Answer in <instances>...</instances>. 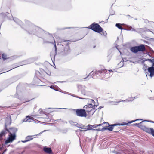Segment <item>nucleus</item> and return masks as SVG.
Instances as JSON below:
<instances>
[{"instance_id": "473e14b6", "label": "nucleus", "mask_w": 154, "mask_h": 154, "mask_svg": "<svg viewBox=\"0 0 154 154\" xmlns=\"http://www.w3.org/2000/svg\"><path fill=\"white\" fill-rule=\"evenodd\" d=\"M79 128L81 129H85V126L82 124L80 125Z\"/></svg>"}, {"instance_id": "9d476101", "label": "nucleus", "mask_w": 154, "mask_h": 154, "mask_svg": "<svg viewBox=\"0 0 154 154\" xmlns=\"http://www.w3.org/2000/svg\"><path fill=\"white\" fill-rule=\"evenodd\" d=\"M16 135L12 134H9L8 136L5 141V143L7 144L8 143H12L16 138Z\"/></svg>"}, {"instance_id": "cd10ccee", "label": "nucleus", "mask_w": 154, "mask_h": 154, "mask_svg": "<svg viewBox=\"0 0 154 154\" xmlns=\"http://www.w3.org/2000/svg\"><path fill=\"white\" fill-rule=\"evenodd\" d=\"M138 29L139 30V31L141 32H143L144 31H150L149 29H147L146 28H141Z\"/></svg>"}, {"instance_id": "a878e982", "label": "nucleus", "mask_w": 154, "mask_h": 154, "mask_svg": "<svg viewBox=\"0 0 154 154\" xmlns=\"http://www.w3.org/2000/svg\"><path fill=\"white\" fill-rule=\"evenodd\" d=\"M80 87L82 88V89L81 90V93L84 95H85L86 94V91L85 90V86H80Z\"/></svg>"}, {"instance_id": "c03bdc74", "label": "nucleus", "mask_w": 154, "mask_h": 154, "mask_svg": "<svg viewBox=\"0 0 154 154\" xmlns=\"http://www.w3.org/2000/svg\"><path fill=\"white\" fill-rule=\"evenodd\" d=\"M152 51L154 53V51L152 49ZM148 54L149 56L150 57L153 58V59H154V56H152L150 55L149 53H148V54Z\"/></svg>"}, {"instance_id": "ddd939ff", "label": "nucleus", "mask_w": 154, "mask_h": 154, "mask_svg": "<svg viewBox=\"0 0 154 154\" xmlns=\"http://www.w3.org/2000/svg\"><path fill=\"white\" fill-rule=\"evenodd\" d=\"M11 123V116H7L5 119V128L7 127V126L10 125Z\"/></svg>"}, {"instance_id": "bf43d9fd", "label": "nucleus", "mask_w": 154, "mask_h": 154, "mask_svg": "<svg viewBox=\"0 0 154 154\" xmlns=\"http://www.w3.org/2000/svg\"><path fill=\"white\" fill-rule=\"evenodd\" d=\"M105 123H102V124H97V125H98V126H100L101 125H103L104 124H105Z\"/></svg>"}, {"instance_id": "58836bf2", "label": "nucleus", "mask_w": 154, "mask_h": 154, "mask_svg": "<svg viewBox=\"0 0 154 154\" xmlns=\"http://www.w3.org/2000/svg\"><path fill=\"white\" fill-rule=\"evenodd\" d=\"M144 121L147 122H151V123H154V121H151V120H144V121H143V122Z\"/></svg>"}, {"instance_id": "774afa93", "label": "nucleus", "mask_w": 154, "mask_h": 154, "mask_svg": "<svg viewBox=\"0 0 154 154\" xmlns=\"http://www.w3.org/2000/svg\"><path fill=\"white\" fill-rule=\"evenodd\" d=\"M95 47H96V46H95V45H94V46L93 47V48H95Z\"/></svg>"}, {"instance_id": "4be33fe9", "label": "nucleus", "mask_w": 154, "mask_h": 154, "mask_svg": "<svg viewBox=\"0 0 154 154\" xmlns=\"http://www.w3.org/2000/svg\"><path fill=\"white\" fill-rule=\"evenodd\" d=\"M92 125L88 124L87 125V126H86L85 129L86 130H79L81 132L82 131H86L87 130H93L92 129L93 128Z\"/></svg>"}, {"instance_id": "4d7b16f0", "label": "nucleus", "mask_w": 154, "mask_h": 154, "mask_svg": "<svg viewBox=\"0 0 154 154\" xmlns=\"http://www.w3.org/2000/svg\"><path fill=\"white\" fill-rule=\"evenodd\" d=\"M21 142L23 143H25L26 142L28 141H27V140H26H26H22Z\"/></svg>"}, {"instance_id": "412c9836", "label": "nucleus", "mask_w": 154, "mask_h": 154, "mask_svg": "<svg viewBox=\"0 0 154 154\" xmlns=\"http://www.w3.org/2000/svg\"><path fill=\"white\" fill-rule=\"evenodd\" d=\"M113 152L115 154H130L131 153L130 152V151L126 150H125L123 151L122 153L118 152L117 151H113Z\"/></svg>"}, {"instance_id": "e433bc0d", "label": "nucleus", "mask_w": 154, "mask_h": 154, "mask_svg": "<svg viewBox=\"0 0 154 154\" xmlns=\"http://www.w3.org/2000/svg\"><path fill=\"white\" fill-rule=\"evenodd\" d=\"M101 32H102V34H101L102 35L104 36H106V35H107V33L106 32V31H104L103 32V31Z\"/></svg>"}, {"instance_id": "f704fd0d", "label": "nucleus", "mask_w": 154, "mask_h": 154, "mask_svg": "<svg viewBox=\"0 0 154 154\" xmlns=\"http://www.w3.org/2000/svg\"><path fill=\"white\" fill-rule=\"evenodd\" d=\"M8 14H9V13L7 12L2 13V14L3 15V17L5 18H6V17H8V16L7 15Z\"/></svg>"}, {"instance_id": "3c124183", "label": "nucleus", "mask_w": 154, "mask_h": 154, "mask_svg": "<svg viewBox=\"0 0 154 154\" xmlns=\"http://www.w3.org/2000/svg\"><path fill=\"white\" fill-rule=\"evenodd\" d=\"M45 112L44 111H41L39 113L41 114H45Z\"/></svg>"}, {"instance_id": "2f4dec72", "label": "nucleus", "mask_w": 154, "mask_h": 154, "mask_svg": "<svg viewBox=\"0 0 154 154\" xmlns=\"http://www.w3.org/2000/svg\"><path fill=\"white\" fill-rule=\"evenodd\" d=\"M18 88H19V86H18H18H17V87H16V89H17V91H16V94L15 95V96L14 97H15L19 98V96H18V92H17V89Z\"/></svg>"}, {"instance_id": "393cba45", "label": "nucleus", "mask_w": 154, "mask_h": 154, "mask_svg": "<svg viewBox=\"0 0 154 154\" xmlns=\"http://www.w3.org/2000/svg\"><path fill=\"white\" fill-rule=\"evenodd\" d=\"M50 38H51L52 39L54 40V49H55V54L54 56V58L55 56L57 54V46L56 45V44L55 43V41L54 40V38L51 35V36H50Z\"/></svg>"}, {"instance_id": "49530a36", "label": "nucleus", "mask_w": 154, "mask_h": 154, "mask_svg": "<svg viewBox=\"0 0 154 154\" xmlns=\"http://www.w3.org/2000/svg\"><path fill=\"white\" fill-rule=\"evenodd\" d=\"M116 130H117V131H113L116 133H117L119 131V127H118L117 129H116Z\"/></svg>"}, {"instance_id": "864d4df0", "label": "nucleus", "mask_w": 154, "mask_h": 154, "mask_svg": "<svg viewBox=\"0 0 154 154\" xmlns=\"http://www.w3.org/2000/svg\"><path fill=\"white\" fill-rule=\"evenodd\" d=\"M68 131L67 129H66L65 130H64L62 132L63 133H66Z\"/></svg>"}, {"instance_id": "052dcab7", "label": "nucleus", "mask_w": 154, "mask_h": 154, "mask_svg": "<svg viewBox=\"0 0 154 154\" xmlns=\"http://www.w3.org/2000/svg\"><path fill=\"white\" fill-rule=\"evenodd\" d=\"M103 106H100L98 108V109H99V110H100V109H101L102 108H103Z\"/></svg>"}, {"instance_id": "9b49d317", "label": "nucleus", "mask_w": 154, "mask_h": 154, "mask_svg": "<svg viewBox=\"0 0 154 154\" xmlns=\"http://www.w3.org/2000/svg\"><path fill=\"white\" fill-rule=\"evenodd\" d=\"M137 97H130L128 98V99H126V100H122V101H119V100H116V101H111L110 103H111V104L112 105H117L118 104V103H119L121 102H126V101H132L134 100V99L137 98Z\"/></svg>"}, {"instance_id": "e2e57ef3", "label": "nucleus", "mask_w": 154, "mask_h": 154, "mask_svg": "<svg viewBox=\"0 0 154 154\" xmlns=\"http://www.w3.org/2000/svg\"><path fill=\"white\" fill-rule=\"evenodd\" d=\"M46 131H46V130H44L43 131L41 132H40L39 134H42L43 132H44Z\"/></svg>"}, {"instance_id": "dca6fc26", "label": "nucleus", "mask_w": 154, "mask_h": 154, "mask_svg": "<svg viewBox=\"0 0 154 154\" xmlns=\"http://www.w3.org/2000/svg\"><path fill=\"white\" fill-rule=\"evenodd\" d=\"M43 150L44 152L47 154H53V152L50 147H48L47 146H44L43 148Z\"/></svg>"}, {"instance_id": "20e7f679", "label": "nucleus", "mask_w": 154, "mask_h": 154, "mask_svg": "<svg viewBox=\"0 0 154 154\" xmlns=\"http://www.w3.org/2000/svg\"><path fill=\"white\" fill-rule=\"evenodd\" d=\"M145 49V45L143 44L132 47L130 49L131 51L135 54L137 53L138 52H144Z\"/></svg>"}, {"instance_id": "de8ad7c7", "label": "nucleus", "mask_w": 154, "mask_h": 154, "mask_svg": "<svg viewBox=\"0 0 154 154\" xmlns=\"http://www.w3.org/2000/svg\"><path fill=\"white\" fill-rule=\"evenodd\" d=\"M129 30H131V31H134V32H138L135 29H134V28H132V27H131V29H128Z\"/></svg>"}, {"instance_id": "7c9ffc66", "label": "nucleus", "mask_w": 154, "mask_h": 154, "mask_svg": "<svg viewBox=\"0 0 154 154\" xmlns=\"http://www.w3.org/2000/svg\"><path fill=\"white\" fill-rule=\"evenodd\" d=\"M18 79H17V77H14L11 78V80L12 81V83H13L17 81L18 80Z\"/></svg>"}, {"instance_id": "f03ea898", "label": "nucleus", "mask_w": 154, "mask_h": 154, "mask_svg": "<svg viewBox=\"0 0 154 154\" xmlns=\"http://www.w3.org/2000/svg\"><path fill=\"white\" fill-rule=\"evenodd\" d=\"M143 122L142 121L139 123L134 124L131 125L137 126L154 137V129L152 128H149L146 127L143 124Z\"/></svg>"}, {"instance_id": "72a5a7b5", "label": "nucleus", "mask_w": 154, "mask_h": 154, "mask_svg": "<svg viewBox=\"0 0 154 154\" xmlns=\"http://www.w3.org/2000/svg\"><path fill=\"white\" fill-rule=\"evenodd\" d=\"M43 41L44 43H52L53 44V42H50L49 41H45L44 38H43V37H42V38Z\"/></svg>"}, {"instance_id": "a18cd8bd", "label": "nucleus", "mask_w": 154, "mask_h": 154, "mask_svg": "<svg viewBox=\"0 0 154 154\" xmlns=\"http://www.w3.org/2000/svg\"><path fill=\"white\" fill-rule=\"evenodd\" d=\"M17 58V56H11L9 57V58L11 59H14Z\"/></svg>"}, {"instance_id": "f8f14e48", "label": "nucleus", "mask_w": 154, "mask_h": 154, "mask_svg": "<svg viewBox=\"0 0 154 154\" xmlns=\"http://www.w3.org/2000/svg\"><path fill=\"white\" fill-rule=\"evenodd\" d=\"M8 132L9 133V134H12L16 135V133L17 131V128L15 127H11L9 128V129H8Z\"/></svg>"}, {"instance_id": "39448f33", "label": "nucleus", "mask_w": 154, "mask_h": 154, "mask_svg": "<svg viewBox=\"0 0 154 154\" xmlns=\"http://www.w3.org/2000/svg\"><path fill=\"white\" fill-rule=\"evenodd\" d=\"M107 72V71L106 69L100 70L98 71H96L94 72H93L92 74V78L94 77V75H99L102 78H107L106 75H108V72Z\"/></svg>"}, {"instance_id": "603ef678", "label": "nucleus", "mask_w": 154, "mask_h": 154, "mask_svg": "<svg viewBox=\"0 0 154 154\" xmlns=\"http://www.w3.org/2000/svg\"><path fill=\"white\" fill-rule=\"evenodd\" d=\"M92 126H93V128H96L98 127V125H97V124L94 125H92Z\"/></svg>"}, {"instance_id": "0e129e2a", "label": "nucleus", "mask_w": 154, "mask_h": 154, "mask_svg": "<svg viewBox=\"0 0 154 154\" xmlns=\"http://www.w3.org/2000/svg\"><path fill=\"white\" fill-rule=\"evenodd\" d=\"M25 152V150H23V151L21 152V154H23Z\"/></svg>"}, {"instance_id": "1a4fd4ad", "label": "nucleus", "mask_w": 154, "mask_h": 154, "mask_svg": "<svg viewBox=\"0 0 154 154\" xmlns=\"http://www.w3.org/2000/svg\"><path fill=\"white\" fill-rule=\"evenodd\" d=\"M104 123H106V124L108 125H106L105 126H103V127L101 128H98L93 129V130L94 131H103L105 130H107L109 131H112V128L111 126V124H109L108 122H104Z\"/></svg>"}, {"instance_id": "2eb2a0df", "label": "nucleus", "mask_w": 154, "mask_h": 154, "mask_svg": "<svg viewBox=\"0 0 154 154\" xmlns=\"http://www.w3.org/2000/svg\"><path fill=\"white\" fill-rule=\"evenodd\" d=\"M70 49L69 47L66 45L64 49V50L62 52V54L63 56L66 55L69 53L70 52Z\"/></svg>"}, {"instance_id": "f3484780", "label": "nucleus", "mask_w": 154, "mask_h": 154, "mask_svg": "<svg viewBox=\"0 0 154 154\" xmlns=\"http://www.w3.org/2000/svg\"><path fill=\"white\" fill-rule=\"evenodd\" d=\"M13 20L17 24L19 25L21 28H23L24 25H23V23L21 20L16 17L13 18Z\"/></svg>"}, {"instance_id": "5701e85b", "label": "nucleus", "mask_w": 154, "mask_h": 154, "mask_svg": "<svg viewBox=\"0 0 154 154\" xmlns=\"http://www.w3.org/2000/svg\"><path fill=\"white\" fill-rule=\"evenodd\" d=\"M96 110L97 109L95 108V107H93L91 109H90V110L88 109V110H87L86 111L88 113L90 112V114L93 115Z\"/></svg>"}, {"instance_id": "a211bd4d", "label": "nucleus", "mask_w": 154, "mask_h": 154, "mask_svg": "<svg viewBox=\"0 0 154 154\" xmlns=\"http://www.w3.org/2000/svg\"><path fill=\"white\" fill-rule=\"evenodd\" d=\"M142 63H144L146 61H148L149 62H150L152 63V66H153L154 67V59H146V58H143L142 60Z\"/></svg>"}, {"instance_id": "6ab92c4d", "label": "nucleus", "mask_w": 154, "mask_h": 154, "mask_svg": "<svg viewBox=\"0 0 154 154\" xmlns=\"http://www.w3.org/2000/svg\"><path fill=\"white\" fill-rule=\"evenodd\" d=\"M97 105H93L92 103L88 104V105H85L84 108H85L86 110H88V109H91L93 107H97Z\"/></svg>"}, {"instance_id": "c756f323", "label": "nucleus", "mask_w": 154, "mask_h": 154, "mask_svg": "<svg viewBox=\"0 0 154 154\" xmlns=\"http://www.w3.org/2000/svg\"><path fill=\"white\" fill-rule=\"evenodd\" d=\"M2 58L3 61L6 60L7 59V55L4 53L2 55Z\"/></svg>"}, {"instance_id": "423d86ee", "label": "nucleus", "mask_w": 154, "mask_h": 154, "mask_svg": "<svg viewBox=\"0 0 154 154\" xmlns=\"http://www.w3.org/2000/svg\"><path fill=\"white\" fill-rule=\"evenodd\" d=\"M25 23L26 25H24L22 29L26 31L28 34H33V33H30V31H33V29L31 28L32 26H35L27 20H25Z\"/></svg>"}, {"instance_id": "aec40b11", "label": "nucleus", "mask_w": 154, "mask_h": 154, "mask_svg": "<svg viewBox=\"0 0 154 154\" xmlns=\"http://www.w3.org/2000/svg\"><path fill=\"white\" fill-rule=\"evenodd\" d=\"M33 118L29 116H27L26 117V118L24 119L23 120V122H32V121H33Z\"/></svg>"}, {"instance_id": "69168bd1", "label": "nucleus", "mask_w": 154, "mask_h": 154, "mask_svg": "<svg viewBox=\"0 0 154 154\" xmlns=\"http://www.w3.org/2000/svg\"><path fill=\"white\" fill-rule=\"evenodd\" d=\"M79 130H80V129H78V130H76L75 131V132H78V131H80Z\"/></svg>"}, {"instance_id": "b1692460", "label": "nucleus", "mask_w": 154, "mask_h": 154, "mask_svg": "<svg viewBox=\"0 0 154 154\" xmlns=\"http://www.w3.org/2000/svg\"><path fill=\"white\" fill-rule=\"evenodd\" d=\"M123 24H121L120 23H116V26L119 29H121V30H128V29H124L121 26V25Z\"/></svg>"}, {"instance_id": "4c0bfd02", "label": "nucleus", "mask_w": 154, "mask_h": 154, "mask_svg": "<svg viewBox=\"0 0 154 154\" xmlns=\"http://www.w3.org/2000/svg\"><path fill=\"white\" fill-rule=\"evenodd\" d=\"M110 14L109 15V16L110 15H113L114 14L115 11H113V10H111L110 11Z\"/></svg>"}, {"instance_id": "a19ab883", "label": "nucleus", "mask_w": 154, "mask_h": 154, "mask_svg": "<svg viewBox=\"0 0 154 154\" xmlns=\"http://www.w3.org/2000/svg\"><path fill=\"white\" fill-rule=\"evenodd\" d=\"M80 125V124H79L78 123L76 122V123H75V125H74V126L79 128Z\"/></svg>"}, {"instance_id": "6e6d98bb", "label": "nucleus", "mask_w": 154, "mask_h": 154, "mask_svg": "<svg viewBox=\"0 0 154 154\" xmlns=\"http://www.w3.org/2000/svg\"><path fill=\"white\" fill-rule=\"evenodd\" d=\"M93 72V71L91 72H90L89 74L88 75V76H87V77L86 78H84L83 79H87V77L88 76H89L92 73V72Z\"/></svg>"}, {"instance_id": "5fc2aeb1", "label": "nucleus", "mask_w": 154, "mask_h": 154, "mask_svg": "<svg viewBox=\"0 0 154 154\" xmlns=\"http://www.w3.org/2000/svg\"><path fill=\"white\" fill-rule=\"evenodd\" d=\"M65 82H66V81H58V82H56L54 83H56L57 82H60V83H64Z\"/></svg>"}, {"instance_id": "37998d69", "label": "nucleus", "mask_w": 154, "mask_h": 154, "mask_svg": "<svg viewBox=\"0 0 154 154\" xmlns=\"http://www.w3.org/2000/svg\"><path fill=\"white\" fill-rule=\"evenodd\" d=\"M109 16L108 17V19H106L105 20V21H102L101 22L102 23H107V22H108V19H109Z\"/></svg>"}, {"instance_id": "13d9d810", "label": "nucleus", "mask_w": 154, "mask_h": 154, "mask_svg": "<svg viewBox=\"0 0 154 154\" xmlns=\"http://www.w3.org/2000/svg\"><path fill=\"white\" fill-rule=\"evenodd\" d=\"M71 28V27H66V28H62L61 29H60V30H64V29H69V28Z\"/></svg>"}, {"instance_id": "338daca9", "label": "nucleus", "mask_w": 154, "mask_h": 154, "mask_svg": "<svg viewBox=\"0 0 154 154\" xmlns=\"http://www.w3.org/2000/svg\"><path fill=\"white\" fill-rule=\"evenodd\" d=\"M61 120V119H58V120H56V121H58L59 120Z\"/></svg>"}, {"instance_id": "6e6552de", "label": "nucleus", "mask_w": 154, "mask_h": 154, "mask_svg": "<svg viewBox=\"0 0 154 154\" xmlns=\"http://www.w3.org/2000/svg\"><path fill=\"white\" fill-rule=\"evenodd\" d=\"M143 64L144 65L143 69L145 71H146L147 69L148 72L150 73L149 76L151 77L154 76V67L151 66L147 68V66L146 64L144 63Z\"/></svg>"}, {"instance_id": "8fccbe9b", "label": "nucleus", "mask_w": 154, "mask_h": 154, "mask_svg": "<svg viewBox=\"0 0 154 154\" xmlns=\"http://www.w3.org/2000/svg\"><path fill=\"white\" fill-rule=\"evenodd\" d=\"M91 102L93 104H94V105H95V101L93 99H91Z\"/></svg>"}, {"instance_id": "f257e3e1", "label": "nucleus", "mask_w": 154, "mask_h": 154, "mask_svg": "<svg viewBox=\"0 0 154 154\" xmlns=\"http://www.w3.org/2000/svg\"><path fill=\"white\" fill-rule=\"evenodd\" d=\"M31 28L33 29V31H30V33H33V35L40 38H42V37H45L46 35L49 34L48 32L36 26H33Z\"/></svg>"}, {"instance_id": "79ce46f5", "label": "nucleus", "mask_w": 154, "mask_h": 154, "mask_svg": "<svg viewBox=\"0 0 154 154\" xmlns=\"http://www.w3.org/2000/svg\"><path fill=\"white\" fill-rule=\"evenodd\" d=\"M23 62L24 63H23V64L24 65L28 63H31L30 62L28 61H23Z\"/></svg>"}, {"instance_id": "bb28decb", "label": "nucleus", "mask_w": 154, "mask_h": 154, "mask_svg": "<svg viewBox=\"0 0 154 154\" xmlns=\"http://www.w3.org/2000/svg\"><path fill=\"white\" fill-rule=\"evenodd\" d=\"M33 136H28L26 137L25 139H26L28 142L33 139Z\"/></svg>"}, {"instance_id": "ea45409f", "label": "nucleus", "mask_w": 154, "mask_h": 154, "mask_svg": "<svg viewBox=\"0 0 154 154\" xmlns=\"http://www.w3.org/2000/svg\"><path fill=\"white\" fill-rule=\"evenodd\" d=\"M137 121H138V120H137V119H135V120H133L132 121H129V123L130 124L133 122H134Z\"/></svg>"}, {"instance_id": "7ed1b4c3", "label": "nucleus", "mask_w": 154, "mask_h": 154, "mask_svg": "<svg viewBox=\"0 0 154 154\" xmlns=\"http://www.w3.org/2000/svg\"><path fill=\"white\" fill-rule=\"evenodd\" d=\"M85 28L89 29L98 33H100L103 31V28L98 24L95 22L93 23L88 27H85Z\"/></svg>"}, {"instance_id": "4468645a", "label": "nucleus", "mask_w": 154, "mask_h": 154, "mask_svg": "<svg viewBox=\"0 0 154 154\" xmlns=\"http://www.w3.org/2000/svg\"><path fill=\"white\" fill-rule=\"evenodd\" d=\"M130 124L129 123V122H123L120 123H116L113 124H111V127L112 128V131L114 129V127L115 126H116L117 125H122V126H124V125H128L129 124Z\"/></svg>"}, {"instance_id": "0eeeda50", "label": "nucleus", "mask_w": 154, "mask_h": 154, "mask_svg": "<svg viewBox=\"0 0 154 154\" xmlns=\"http://www.w3.org/2000/svg\"><path fill=\"white\" fill-rule=\"evenodd\" d=\"M75 110L76 115L79 117H86L87 116L86 111L84 109H74Z\"/></svg>"}, {"instance_id": "c9c22d12", "label": "nucleus", "mask_w": 154, "mask_h": 154, "mask_svg": "<svg viewBox=\"0 0 154 154\" xmlns=\"http://www.w3.org/2000/svg\"><path fill=\"white\" fill-rule=\"evenodd\" d=\"M69 123L72 125L74 126V125H75V123L76 122H74L73 121L71 120L69 121Z\"/></svg>"}, {"instance_id": "c85d7f7f", "label": "nucleus", "mask_w": 154, "mask_h": 154, "mask_svg": "<svg viewBox=\"0 0 154 154\" xmlns=\"http://www.w3.org/2000/svg\"><path fill=\"white\" fill-rule=\"evenodd\" d=\"M65 94H69V95H71L72 96H73V97H77V98H79V99H83L82 98H81V97H79L77 96H76V95H74V94H72L71 93H68V92H65Z\"/></svg>"}, {"instance_id": "680f3d73", "label": "nucleus", "mask_w": 154, "mask_h": 154, "mask_svg": "<svg viewBox=\"0 0 154 154\" xmlns=\"http://www.w3.org/2000/svg\"><path fill=\"white\" fill-rule=\"evenodd\" d=\"M126 16H127V17H131V18H132V17L131 16H130V15H126Z\"/></svg>"}, {"instance_id": "09e8293b", "label": "nucleus", "mask_w": 154, "mask_h": 154, "mask_svg": "<svg viewBox=\"0 0 154 154\" xmlns=\"http://www.w3.org/2000/svg\"><path fill=\"white\" fill-rule=\"evenodd\" d=\"M50 88L51 89H53L56 91H58V90H56L55 89H54V86H53V85H51L50 86Z\"/></svg>"}]
</instances>
